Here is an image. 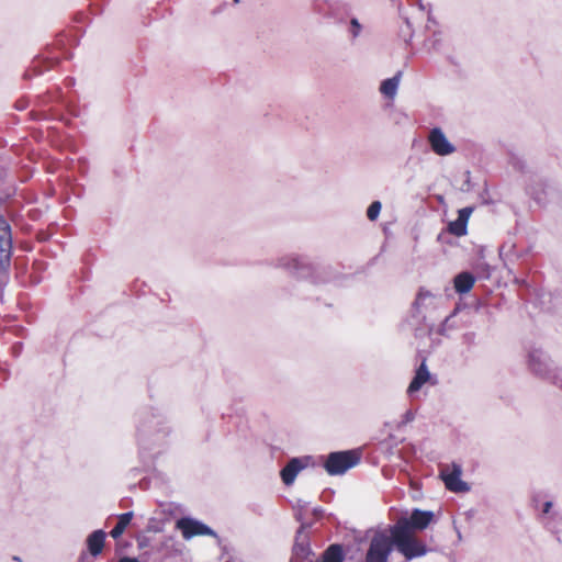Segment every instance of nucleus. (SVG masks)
<instances>
[{
	"label": "nucleus",
	"instance_id": "obj_4",
	"mask_svg": "<svg viewBox=\"0 0 562 562\" xmlns=\"http://www.w3.org/2000/svg\"><path fill=\"white\" fill-rule=\"evenodd\" d=\"M394 547L406 560L424 557L428 549L413 533H407L405 525H393Z\"/></svg>",
	"mask_w": 562,
	"mask_h": 562
},
{
	"label": "nucleus",
	"instance_id": "obj_13",
	"mask_svg": "<svg viewBox=\"0 0 562 562\" xmlns=\"http://www.w3.org/2000/svg\"><path fill=\"white\" fill-rule=\"evenodd\" d=\"M312 554L310 542L306 533L303 532L302 529H300L295 537V542L292 549V558L290 562H303L304 560L308 559V557Z\"/></svg>",
	"mask_w": 562,
	"mask_h": 562
},
{
	"label": "nucleus",
	"instance_id": "obj_22",
	"mask_svg": "<svg viewBox=\"0 0 562 562\" xmlns=\"http://www.w3.org/2000/svg\"><path fill=\"white\" fill-rule=\"evenodd\" d=\"M528 192L538 204L546 202L547 190L543 184L539 183L536 187H530Z\"/></svg>",
	"mask_w": 562,
	"mask_h": 562
},
{
	"label": "nucleus",
	"instance_id": "obj_25",
	"mask_svg": "<svg viewBox=\"0 0 562 562\" xmlns=\"http://www.w3.org/2000/svg\"><path fill=\"white\" fill-rule=\"evenodd\" d=\"M432 299H434V295L431 294V292L422 289L417 294V297L415 300V305L417 307L425 306L428 304V302L430 303L432 301Z\"/></svg>",
	"mask_w": 562,
	"mask_h": 562
},
{
	"label": "nucleus",
	"instance_id": "obj_29",
	"mask_svg": "<svg viewBox=\"0 0 562 562\" xmlns=\"http://www.w3.org/2000/svg\"><path fill=\"white\" fill-rule=\"evenodd\" d=\"M474 339V334L473 333H468L464 335V340L465 341H471Z\"/></svg>",
	"mask_w": 562,
	"mask_h": 562
},
{
	"label": "nucleus",
	"instance_id": "obj_2",
	"mask_svg": "<svg viewBox=\"0 0 562 562\" xmlns=\"http://www.w3.org/2000/svg\"><path fill=\"white\" fill-rule=\"evenodd\" d=\"M367 538L369 544L364 555V562H389V558L394 548L392 526L370 530L367 532Z\"/></svg>",
	"mask_w": 562,
	"mask_h": 562
},
{
	"label": "nucleus",
	"instance_id": "obj_27",
	"mask_svg": "<svg viewBox=\"0 0 562 562\" xmlns=\"http://www.w3.org/2000/svg\"><path fill=\"white\" fill-rule=\"evenodd\" d=\"M415 418V415L412 411H407L404 416H403V420H402V424H408L411 422H413Z\"/></svg>",
	"mask_w": 562,
	"mask_h": 562
},
{
	"label": "nucleus",
	"instance_id": "obj_18",
	"mask_svg": "<svg viewBox=\"0 0 562 562\" xmlns=\"http://www.w3.org/2000/svg\"><path fill=\"white\" fill-rule=\"evenodd\" d=\"M398 85H400V74L395 75L392 78L383 80L380 86V92L384 97H386L389 99H393L397 93Z\"/></svg>",
	"mask_w": 562,
	"mask_h": 562
},
{
	"label": "nucleus",
	"instance_id": "obj_28",
	"mask_svg": "<svg viewBox=\"0 0 562 562\" xmlns=\"http://www.w3.org/2000/svg\"><path fill=\"white\" fill-rule=\"evenodd\" d=\"M119 562H139L136 558L124 557Z\"/></svg>",
	"mask_w": 562,
	"mask_h": 562
},
{
	"label": "nucleus",
	"instance_id": "obj_6",
	"mask_svg": "<svg viewBox=\"0 0 562 562\" xmlns=\"http://www.w3.org/2000/svg\"><path fill=\"white\" fill-rule=\"evenodd\" d=\"M176 528L181 531L184 540H190L198 536L217 537V533L211 527L191 517L178 519L176 521Z\"/></svg>",
	"mask_w": 562,
	"mask_h": 562
},
{
	"label": "nucleus",
	"instance_id": "obj_7",
	"mask_svg": "<svg viewBox=\"0 0 562 562\" xmlns=\"http://www.w3.org/2000/svg\"><path fill=\"white\" fill-rule=\"evenodd\" d=\"M528 367L536 375L551 379L553 375L552 361L541 349H532L528 355Z\"/></svg>",
	"mask_w": 562,
	"mask_h": 562
},
{
	"label": "nucleus",
	"instance_id": "obj_19",
	"mask_svg": "<svg viewBox=\"0 0 562 562\" xmlns=\"http://www.w3.org/2000/svg\"><path fill=\"white\" fill-rule=\"evenodd\" d=\"M552 502L547 501L543 503L542 506V522L546 525L547 528L550 530H554L555 526H553V522L555 520H560V515L558 513H551L552 508Z\"/></svg>",
	"mask_w": 562,
	"mask_h": 562
},
{
	"label": "nucleus",
	"instance_id": "obj_26",
	"mask_svg": "<svg viewBox=\"0 0 562 562\" xmlns=\"http://www.w3.org/2000/svg\"><path fill=\"white\" fill-rule=\"evenodd\" d=\"M361 30H362V25L360 24L358 19L352 18L350 20V34H351L352 38H357L360 35Z\"/></svg>",
	"mask_w": 562,
	"mask_h": 562
},
{
	"label": "nucleus",
	"instance_id": "obj_20",
	"mask_svg": "<svg viewBox=\"0 0 562 562\" xmlns=\"http://www.w3.org/2000/svg\"><path fill=\"white\" fill-rule=\"evenodd\" d=\"M132 518H133L132 512L124 513V514L120 515L116 525L110 532L111 537L114 539H117L119 537H121L123 535L125 528L127 527V525L131 522Z\"/></svg>",
	"mask_w": 562,
	"mask_h": 562
},
{
	"label": "nucleus",
	"instance_id": "obj_14",
	"mask_svg": "<svg viewBox=\"0 0 562 562\" xmlns=\"http://www.w3.org/2000/svg\"><path fill=\"white\" fill-rule=\"evenodd\" d=\"M472 207H463L458 212V218L449 224V232L456 236L467 234V225L472 213Z\"/></svg>",
	"mask_w": 562,
	"mask_h": 562
},
{
	"label": "nucleus",
	"instance_id": "obj_21",
	"mask_svg": "<svg viewBox=\"0 0 562 562\" xmlns=\"http://www.w3.org/2000/svg\"><path fill=\"white\" fill-rule=\"evenodd\" d=\"M344 561V552L342 548L339 544H331L324 552L322 562H342Z\"/></svg>",
	"mask_w": 562,
	"mask_h": 562
},
{
	"label": "nucleus",
	"instance_id": "obj_8",
	"mask_svg": "<svg viewBox=\"0 0 562 562\" xmlns=\"http://www.w3.org/2000/svg\"><path fill=\"white\" fill-rule=\"evenodd\" d=\"M461 465L457 463H452L451 467L445 465L440 470V477L442 479L446 487L454 493H463L470 490V486L461 480Z\"/></svg>",
	"mask_w": 562,
	"mask_h": 562
},
{
	"label": "nucleus",
	"instance_id": "obj_23",
	"mask_svg": "<svg viewBox=\"0 0 562 562\" xmlns=\"http://www.w3.org/2000/svg\"><path fill=\"white\" fill-rule=\"evenodd\" d=\"M457 328V324L454 322V313L447 316L443 323L439 326L438 333L443 336H449L450 331Z\"/></svg>",
	"mask_w": 562,
	"mask_h": 562
},
{
	"label": "nucleus",
	"instance_id": "obj_9",
	"mask_svg": "<svg viewBox=\"0 0 562 562\" xmlns=\"http://www.w3.org/2000/svg\"><path fill=\"white\" fill-rule=\"evenodd\" d=\"M434 519V513L430 510L414 509L409 517L400 518L395 525H405L406 532L413 533L415 530H424Z\"/></svg>",
	"mask_w": 562,
	"mask_h": 562
},
{
	"label": "nucleus",
	"instance_id": "obj_3",
	"mask_svg": "<svg viewBox=\"0 0 562 562\" xmlns=\"http://www.w3.org/2000/svg\"><path fill=\"white\" fill-rule=\"evenodd\" d=\"M170 434L166 418L151 416L138 428V440L144 448L160 447Z\"/></svg>",
	"mask_w": 562,
	"mask_h": 562
},
{
	"label": "nucleus",
	"instance_id": "obj_16",
	"mask_svg": "<svg viewBox=\"0 0 562 562\" xmlns=\"http://www.w3.org/2000/svg\"><path fill=\"white\" fill-rule=\"evenodd\" d=\"M105 532L101 529L94 530L87 538V548L91 555H99L104 547Z\"/></svg>",
	"mask_w": 562,
	"mask_h": 562
},
{
	"label": "nucleus",
	"instance_id": "obj_15",
	"mask_svg": "<svg viewBox=\"0 0 562 562\" xmlns=\"http://www.w3.org/2000/svg\"><path fill=\"white\" fill-rule=\"evenodd\" d=\"M430 378L431 375L424 360L419 368L416 370L415 375L407 387V393L413 395L414 393L418 392L423 385L430 380Z\"/></svg>",
	"mask_w": 562,
	"mask_h": 562
},
{
	"label": "nucleus",
	"instance_id": "obj_11",
	"mask_svg": "<svg viewBox=\"0 0 562 562\" xmlns=\"http://www.w3.org/2000/svg\"><path fill=\"white\" fill-rule=\"evenodd\" d=\"M428 143L432 151L438 156H448L456 151V147L439 127H435L429 132Z\"/></svg>",
	"mask_w": 562,
	"mask_h": 562
},
{
	"label": "nucleus",
	"instance_id": "obj_17",
	"mask_svg": "<svg viewBox=\"0 0 562 562\" xmlns=\"http://www.w3.org/2000/svg\"><path fill=\"white\" fill-rule=\"evenodd\" d=\"M475 279L470 272H461L454 278V289L458 293H468L474 285Z\"/></svg>",
	"mask_w": 562,
	"mask_h": 562
},
{
	"label": "nucleus",
	"instance_id": "obj_5",
	"mask_svg": "<svg viewBox=\"0 0 562 562\" xmlns=\"http://www.w3.org/2000/svg\"><path fill=\"white\" fill-rule=\"evenodd\" d=\"M359 461L360 454L356 450L336 451L327 456L324 468L329 475H341Z\"/></svg>",
	"mask_w": 562,
	"mask_h": 562
},
{
	"label": "nucleus",
	"instance_id": "obj_24",
	"mask_svg": "<svg viewBox=\"0 0 562 562\" xmlns=\"http://www.w3.org/2000/svg\"><path fill=\"white\" fill-rule=\"evenodd\" d=\"M381 209H382V204L380 201H373L368 210H367V217L371 221V222H374L378 220L379 215H380V212H381Z\"/></svg>",
	"mask_w": 562,
	"mask_h": 562
},
{
	"label": "nucleus",
	"instance_id": "obj_1",
	"mask_svg": "<svg viewBox=\"0 0 562 562\" xmlns=\"http://www.w3.org/2000/svg\"><path fill=\"white\" fill-rule=\"evenodd\" d=\"M274 267L289 271L295 278L311 280L313 283L327 281L326 278H323V274H326L329 270V267L314 265L304 257L293 255L278 258Z\"/></svg>",
	"mask_w": 562,
	"mask_h": 562
},
{
	"label": "nucleus",
	"instance_id": "obj_12",
	"mask_svg": "<svg viewBox=\"0 0 562 562\" xmlns=\"http://www.w3.org/2000/svg\"><path fill=\"white\" fill-rule=\"evenodd\" d=\"M310 457L292 458L288 464L281 470V479L285 485H291L295 481L296 475L301 470L307 467Z\"/></svg>",
	"mask_w": 562,
	"mask_h": 562
},
{
	"label": "nucleus",
	"instance_id": "obj_10",
	"mask_svg": "<svg viewBox=\"0 0 562 562\" xmlns=\"http://www.w3.org/2000/svg\"><path fill=\"white\" fill-rule=\"evenodd\" d=\"M12 255V235L8 221L0 216V269L5 270Z\"/></svg>",
	"mask_w": 562,
	"mask_h": 562
}]
</instances>
